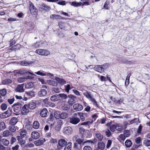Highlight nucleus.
<instances>
[{"label":"nucleus","mask_w":150,"mask_h":150,"mask_svg":"<svg viewBox=\"0 0 150 150\" xmlns=\"http://www.w3.org/2000/svg\"><path fill=\"white\" fill-rule=\"evenodd\" d=\"M60 113L59 111H56L54 112V113L55 117L57 119H60Z\"/></svg>","instance_id":"nucleus-38"},{"label":"nucleus","mask_w":150,"mask_h":150,"mask_svg":"<svg viewBox=\"0 0 150 150\" xmlns=\"http://www.w3.org/2000/svg\"><path fill=\"white\" fill-rule=\"evenodd\" d=\"M12 113L11 110L9 108H8V110H7L5 112L3 113L2 115V118H7L10 116Z\"/></svg>","instance_id":"nucleus-7"},{"label":"nucleus","mask_w":150,"mask_h":150,"mask_svg":"<svg viewBox=\"0 0 150 150\" xmlns=\"http://www.w3.org/2000/svg\"><path fill=\"white\" fill-rule=\"evenodd\" d=\"M9 141L5 139H3L1 140V144L7 146L9 144Z\"/></svg>","instance_id":"nucleus-25"},{"label":"nucleus","mask_w":150,"mask_h":150,"mask_svg":"<svg viewBox=\"0 0 150 150\" xmlns=\"http://www.w3.org/2000/svg\"><path fill=\"white\" fill-rule=\"evenodd\" d=\"M17 81L19 83H21L25 81L26 80L25 77H21L18 78Z\"/></svg>","instance_id":"nucleus-41"},{"label":"nucleus","mask_w":150,"mask_h":150,"mask_svg":"<svg viewBox=\"0 0 150 150\" xmlns=\"http://www.w3.org/2000/svg\"><path fill=\"white\" fill-rule=\"evenodd\" d=\"M9 129L11 132H14L16 130L15 126H10L9 127Z\"/></svg>","instance_id":"nucleus-47"},{"label":"nucleus","mask_w":150,"mask_h":150,"mask_svg":"<svg viewBox=\"0 0 150 150\" xmlns=\"http://www.w3.org/2000/svg\"><path fill=\"white\" fill-rule=\"evenodd\" d=\"M33 63V62H28L26 61H22L21 62V65L23 66H29L30 65L32 64Z\"/></svg>","instance_id":"nucleus-27"},{"label":"nucleus","mask_w":150,"mask_h":150,"mask_svg":"<svg viewBox=\"0 0 150 150\" xmlns=\"http://www.w3.org/2000/svg\"><path fill=\"white\" fill-rule=\"evenodd\" d=\"M72 129L70 127H68L64 128L63 132L64 133L69 134L72 133Z\"/></svg>","instance_id":"nucleus-11"},{"label":"nucleus","mask_w":150,"mask_h":150,"mask_svg":"<svg viewBox=\"0 0 150 150\" xmlns=\"http://www.w3.org/2000/svg\"><path fill=\"white\" fill-rule=\"evenodd\" d=\"M93 122V120H89L87 122H84L81 123V125H88L90 124H92Z\"/></svg>","instance_id":"nucleus-39"},{"label":"nucleus","mask_w":150,"mask_h":150,"mask_svg":"<svg viewBox=\"0 0 150 150\" xmlns=\"http://www.w3.org/2000/svg\"><path fill=\"white\" fill-rule=\"evenodd\" d=\"M69 98L68 102L69 104H72V103L74 102L75 99L76 98V97L72 95H70L69 96Z\"/></svg>","instance_id":"nucleus-18"},{"label":"nucleus","mask_w":150,"mask_h":150,"mask_svg":"<svg viewBox=\"0 0 150 150\" xmlns=\"http://www.w3.org/2000/svg\"><path fill=\"white\" fill-rule=\"evenodd\" d=\"M40 127V125L39 122L37 121H35L33 123V127L35 129H38Z\"/></svg>","instance_id":"nucleus-31"},{"label":"nucleus","mask_w":150,"mask_h":150,"mask_svg":"<svg viewBox=\"0 0 150 150\" xmlns=\"http://www.w3.org/2000/svg\"><path fill=\"white\" fill-rule=\"evenodd\" d=\"M36 54L41 56H47L50 54V52L48 50L42 49H37L35 51Z\"/></svg>","instance_id":"nucleus-1"},{"label":"nucleus","mask_w":150,"mask_h":150,"mask_svg":"<svg viewBox=\"0 0 150 150\" xmlns=\"http://www.w3.org/2000/svg\"><path fill=\"white\" fill-rule=\"evenodd\" d=\"M13 110L15 112H17L20 109V106L18 105L14 104L13 106Z\"/></svg>","instance_id":"nucleus-29"},{"label":"nucleus","mask_w":150,"mask_h":150,"mask_svg":"<svg viewBox=\"0 0 150 150\" xmlns=\"http://www.w3.org/2000/svg\"><path fill=\"white\" fill-rule=\"evenodd\" d=\"M34 86V84L32 82L28 83L25 84V87L26 88H30Z\"/></svg>","instance_id":"nucleus-23"},{"label":"nucleus","mask_w":150,"mask_h":150,"mask_svg":"<svg viewBox=\"0 0 150 150\" xmlns=\"http://www.w3.org/2000/svg\"><path fill=\"white\" fill-rule=\"evenodd\" d=\"M15 97L17 99L21 100L23 99V100L25 101H27L28 100V98L26 97L25 95L23 96V97L16 95L15 96Z\"/></svg>","instance_id":"nucleus-30"},{"label":"nucleus","mask_w":150,"mask_h":150,"mask_svg":"<svg viewBox=\"0 0 150 150\" xmlns=\"http://www.w3.org/2000/svg\"><path fill=\"white\" fill-rule=\"evenodd\" d=\"M12 82V81L9 79H7L2 81V83L3 84H8L11 83Z\"/></svg>","instance_id":"nucleus-33"},{"label":"nucleus","mask_w":150,"mask_h":150,"mask_svg":"<svg viewBox=\"0 0 150 150\" xmlns=\"http://www.w3.org/2000/svg\"><path fill=\"white\" fill-rule=\"evenodd\" d=\"M117 128L116 129L119 131H121L122 130V125L120 124H116Z\"/></svg>","instance_id":"nucleus-51"},{"label":"nucleus","mask_w":150,"mask_h":150,"mask_svg":"<svg viewBox=\"0 0 150 150\" xmlns=\"http://www.w3.org/2000/svg\"><path fill=\"white\" fill-rule=\"evenodd\" d=\"M42 7H43V8L45 10H49L50 9V8L49 7L47 6L45 4H43L42 5Z\"/></svg>","instance_id":"nucleus-55"},{"label":"nucleus","mask_w":150,"mask_h":150,"mask_svg":"<svg viewBox=\"0 0 150 150\" xmlns=\"http://www.w3.org/2000/svg\"><path fill=\"white\" fill-rule=\"evenodd\" d=\"M48 111L46 108L43 109L40 112V115L42 117H46L48 115Z\"/></svg>","instance_id":"nucleus-14"},{"label":"nucleus","mask_w":150,"mask_h":150,"mask_svg":"<svg viewBox=\"0 0 150 150\" xmlns=\"http://www.w3.org/2000/svg\"><path fill=\"white\" fill-rule=\"evenodd\" d=\"M31 136L32 138L34 139H37L40 136L39 133L37 132H33L31 134Z\"/></svg>","instance_id":"nucleus-15"},{"label":"nucleus","mask_w":150,"mask_h":150,"mask_svg":"<svg viewBox=\"0 0 150 150\" xmlns=\"http://www.w3.org/2000/svg\"><path fill=\"white\" fill-rule=\"evenodd\" d=\"M67 141L63 139H60L58 142L57 148L58 149L61 150L67 144Z\"/></svg>","instance_id":"nucleus-3"},{"label":"nucleus","mask_w":150,"mask_h":150,"mask_svg":"<svg viewBox=\"0 0 150 150\" xmlns=\"http://www.w3.org/2000/svg\"><path fill=\"white\" fill-rule=\"evenodd\" d=\"M78 138V136L77 135H76L73 137L72 139L73 141L76 142Z\"/></svg>","instance_id":"nucleus-63"},{"label":"nucleus","mask_w":150,"mask_h":150,"mask_svg":"<svg viewBox=\"0 0 150 150\" xmlns=\"http://www.w3.org/2000/svg\"><path fill=\"white\" fill-rule=\"evenodd\" d=\"M6 94V90L5 89H3L0 90V95L2 96H4Z\"/></svg>","instance_id":"nucleus-45"},{"label":"nucleus","mask_w":150,"mask_h":150,"mask_svg":"<svg viewBox=\"0 0 150 150\" xmlns=\"http://www.w3.org/2000/svg\"><path fill=\"white\" fill-rule=\"evenodd\" d=\"M124 135L126 137H129L130 135L129 131L128 130H126L124 131Z\"/></svg>","instance_id":"nucleus-56"},{"label":"nucleus","mask_w":150,"mask_h":150,"mask_svg":"<svg viewBox=\"0 0 150 150\" xmlns=\"http://www.w3.org/2000/svg\"><path fill=\"white\" fill-rule=\"evenodd\" d=\"M80 130H82L83 132V135L86 137H90L91 136V134H89V131L88 130H85L83 128H80Z\"/></svg>","instance_id":"nucleus-12"},{"label":"nucleus","mask_w":150,"mask_h":150,"mask_svg":"<svg viewBox=\"0 0 150 150\" xmlns=\"http://www.w3.org/2000/svg\"><path fill=\"white\" fill-rule=\"evenodd\" d=\"M55 79L59 83L62 85H63L65 84L66 83V81L58 77H56L55 78Z\"/></svg>","instance_id":"nucleus-17"},{"label":"nucleus","mask_w":150,"mask_h":150,"mask_svg":"<svg viewBox=\"0 0 150 150\" xmlns=\"http://www.w3.org/2000/svg\"><path fill=\"white\" fill-rule=\"evenodd\" d=\"M5 124L4 122H0V130H2L6 128Z\"/></svg>","instance_id":"nucleus-43"},{"label":"nucleus","mask_w":150,"mask_h":150,"mask_svg":"<svg viewBox=\"0 0 150 150\" xmlns=\"http://www.w3.org/2000/svg\"><path fill=\"white\" fill-rule=\"evenodd\" d=\"M83 150H92V149L90 146H86L84 147Z\"/></svg>","instance_id":"nucleus-59"},{"label":"nucleus","mask_w":150,"mask_h":150,"mask_svg":"<svg viewBox=\"0 0 150 150\" xmlns=\"http://www.w3.org/2000/svg\"><path fill=\"white\" fill-rule=\"evenodd\" d=\"M30 14L33 16H36L38 15V10L35 7L29 9Z\"/></svg>","instance_id":"nucleus-5"},{"label":"nucleus","mask_w":150,"mask_h":150,"mask_svg":"<svg viewBox=\"0 0 150 150\" xmlns=\"http://www.w3.org/2000/svg\"><path fill=\"white\" fill-rule=\"evenodd\" d=\"M83 94L87 98L90 100L94 105H96L97 104L96 101L90 92L86 91L85 92L83 93Z\"/></svg>","instance_id":"nucleus-2"},{"label":"nucleus","mask_w":150,"mask_h":150,"mask_svg":"<svg viewBox=\"0 0 150 150\" xmlns=\"http://www.w3.org/2000/svg\"><path fill=\"white\" fill-rule=\"evenodd\" d=\"M112 143V141L111 140H108L106 145V148L107 149L109 148L110 147Z\"/></svg>","instance_id":"nucleus-52"},{"label":"nucleus","mask_w":150,"mask_h":150,"mask_svg":"<svg viewBox=\"0 0 150 150\" xmlns=\"http://www.w3.org/2000/svg\"><path fill=\"white\" fill-rule=\"evenodd\" d=\"M103 68L100 65H97L94 67V69L98 72H101L103 71Z\"/></svg>","instance_id":"nucleus-16"},{"label":"nucleus","mask_w":150,"mask_h":150,"mask_svg":"<svg viewBox=\"0 0 150 150\" xmlns=\"http://www.w3.org/2000/svg\"><path fill=\"white\" fill-rule=\"evenodd\" d=\"M58 95L59 96V99L60 98H62L64 99H66L67 97V95L64 94H58Z\"/></svg>","instance_id":"nucleus-53"},{"label":"nucleus","mask_w":150,"mask_h":150,"mask_svg":"<svg viewBox=\"0 0 150 150\" xmlns=\"http://www.w3.org/2000/svg\"><path fill=\"white\" fill-rule=\"evenodd\" d=\"M144 143L146 146H150V140L146 139L144 140Z\"/></svg>","instance_id":"nucleus-48"},{"label":"nucleus","mask_w":150,"mask_h":150,"mask_svg":"<svg viewBox=\"0 0 150 150\" xmlns=\"http://www.w3.org/2000/svg\"><path fill=\"white\" fill-rule=\"evenodd\" d=\"M24 84H19L16 88L15 91L16 92H23L24 91L23 88Z\"/></svg>","instance_id":"nucleus-10"},{"label":"nucleus","mask_w":150,"mask_h":150,"mask_svg":"<svg viewBox=\"0 0 150 150\" xmlns=\"http://www.w3.org/2000/svg\"><path fill=\"white\" fill-rule=\"evenodd\" d=\"M83 141V140L82 139H80L78 138L76 142H77L79 144H81Z\"/></svg>","instance_id":"nucleus-64"},{"label":"nucleus","mask_w":150,"mask_h":150,"mask_svg":"<svg viewBox=\"0 0 150 150\" xmlns=\"http://www.w3.org/2000/svg\"><path fill=\"white\" fill-rule=\"evenodd\" d=\"M117 128V125H116V124L115 125H111L110 127V129L112 132H114L116 129Z\"/></svg>","instance_id":"nucleus-40"},{"label":"nucleus","mask_w":150,"mask_h":150,"mask_svg":"<svg viewBox=\"0 0 150 150\" xmlns=\"http://www.w3.org/2000/svg\"><path fill=\"white\" fill-rule=\"evenodd\" d=\"M26 71L25 70H21L18 71V73L21 75L26 74Z\"/></svg>","instance_id":"nucleus-57"},{"label":"nucleus","mask_w":150,"mask_h":150,"mask_svg":"<svg viewBox=\"0 0 150 150\" xmlns=\"http://www.w3.org/2000/svg\"><path fill=\"white\" fill-rule=\"evenodd\" d=\"M67 144V146L65 147L64 150H71V142H69Z\"/></svg>","instance_id":"nucleus-34"},{"label":"nucleus","mask_w":150,"mask_h":150,"mask_svg":"<svg viewBox=\"0 0 150 150\" xmlns=\"http://www.w3.org/2000/svg\"><path fill=\"white\" fill-rule=\"evenodd\" d=\"M81 2H78L76 1H73L70 3L71 5L75 7H78L81 6Z\"/></svg>","instance_id":"nucleus-24"},{"label":"nucleus","mask_w":150,"mask_h":150,"mask_svg":"<svg viewBox=\"0 0 150 150\" xmlns=\"http://www.w3.org/2000/svg\"><path fill=\"white\" fill-rule=\"evenodd\" d=\"M45 141L46 140L45 138L40 139L35 141L34 144L36 146H40L42 145Z\"/></svg>","instance_id":"nucleus-8"},{"label":"nucleus","mask_w":150,"mask_h":150,"mask_svg":"<svg viewBox=\"0 0 150 150\" xmlns=\"http://www.w3.org/2000/svg\"><path fill=\"white\" fill-rule=\"evenodd\" d=\"M1 109L3 110H5L7 108V105L5 103L2 104L1 106Z\"/></svg>","instance_id":"nucleus-50"},{"label":"nucleus","mask_w":150,"mask_h":150,"mask_svg":"<svg viewBox=\"0 0 150 150\" xmlns=\"http://www.w3.org/2000/svg\"><path fill=\"white\" fill-rule=\"evenodd\" d=\"M106 135L108 137H109L111 135V133L108 129H107L105 132Z\"/></svg>","instance_id":"nucleus-60"},{"label":"nucleus","mask_w":150,"mask_h":150,"mask_svg":"<svg viewBox=\"0 0 150 150\" xmlns=\"http://www.w3.org/2000/svg\"><path fill=\"white\" fill-rule=\"evenodd\" d=\"M109 1H106L103 6V8L105 9H108L109 8Z\"/></svg>","instance_id":"nucleus-44"},{"label":"nucleus","mask_w":150,"mask_h":150,"mask_svg":"<svg viewBox=\"0 0 150 150\" xmlns=\"http://www.w3.org/2000/svg\"><path fill=\"white\" fill-rule=\"evenodd\" d=\"M62 108L63 110H69V107L68 105H65L62 106Z\"/></svg>","instance_id":"nucleus-58"},{"label":"nucleus","mask_w":150,"mask_h":150,"mask_svg":"<svg viewBox=\"0 0 150 150\" xmlns=\"http://www.w3.org/2000/svg\"><path fill=\"white\" fill-rule=\"evenodd\" d=\"M25 94L28 96H29L31 97L34 96L35 95L34 92L33 91L26 92Z\"/></svg>","instance_id":"nucleus-42"},{"label":"nucleus","mask_w":150,"mask_h":150,"mask_svg":"<svg viewBox=\"0 0 150 150\" xmlns=\"http://www.w3.org/2000/svg\"><path fill=\"white\" fill-rule=\"evenodd\" d=\"M65 91L67 93L69 92V90L70 89L72 88L71 87V86L69 84H68L67 85L65 86Z\"/></svg>","instance_id":"nucleus-49"},{"label":"nucleus","mask_w":150,"mask_h":150,"mask_svg":"<svg viewBox=\"0 0 150 150\" xmlns=\"http://www.w3.org/2000/svg\"><path fill=\"white\" fill-rule=\"evenodd\" d=\"M47 94V91L44 89H41L38 93V95L40 96H45Z\"/></svg>","instance_id":"nucleus-20"},{"label":"nucleus","mask_w":150,"mask_h":150,"mask_svg":"<svg viewBox=\"0 0 150 150\" xmlns=\"http://www.w3.org/2000/svg\"><path fill=\"white\" fill-rule=\"evenodd\" d=\"M18 121L17 118L16 117H12L10 122V123L11 125H15Z\"/></svg>","instance_id":"nucleus-21"},{"label":"nucleus","mask_w":150,"mask_h":150,"mask_svg":"<svg viewBox=\"0 0 150 150\" xmlns=\"http://www.w3.org/2000/svg\"><path fill=\"white\" fill-rule=\"evenodd\" d=\"M11 134V133L8 130H6L4 131L2 133L3 137H8Z\"/></svg>","instance_id":"nucleus-28"},{"label":"nucleus","mask_w":150,"mask_h":150,"mask_svg":"<svg viewBox=\"0 0 150 150\" xmlns=\"http://www.w3.org/2000/svg\"><path fill=\"white\" fill-rule=\"evenodd\" d=\"M95 135L99 141H101L103 138V136L100 133H96Z\"/></svg>","instance_id":"nucleus-32"},{"label":"nucleus","mask_w":150,"mask_h":150,"mask_svg":"<svg viewBox=\"0 0 150 150\" xmlns=\"http://www.w3.org/2000/svg\"><path fill=\"white\" fill-rule=\"evenodd\" d=\"M73 109L77 111H81L83 108V107L82 105L79 103H76L74 104L73 106Z\"/></svg>","instance_id":"nucleus-6"},{"label":"nucleus","mask_w":150,"mask_h":150,"mask_svg":"<svg viewBox=\"0 0 150 150\" xmlns=\"http://www.w3.org/2000/svg\"><path fill=\"white\" fill-rule=\"evenodd\" d=\"M97 146L96 150H103L105 147V145L103 143L99 142L98 143Z\"/></svg>","instance_id":"nucleus-13"},{"label":"nucleus","mask_w":150,"mask_h":150,"mask_svg":"<svg viewBox=\"0 0 150 150\" xmlns=\"http://www.w3.org/2000/svg\"><path fill=\"white\" fill-rule=\"evenodd\" d=\"M29 112V109L28 105H24L21 109V113L23 115H25Z\"/></svg>","instance_id":"nucleus-9"},{"label":"nucleus","mask_w":150,"mask_h":150,"mask_svg":"<svg viewBox=\"0 0 150 150\" xmlns=\"http://www.w3.org/2000/svg\"><path fill=\"white\" fill-rule=\"evenodd\" d=\"M35 74L42 76H45L46 75V72L41 71H39L38 72H35Z\"/></svg>","instance_id":"nucleus-35"},{"label":"nucleus","mask_w":150,"mask_h":150,"mask_svg":"<svg viewBox=\"0 0 150 150\" xmlns=\"http://www.w3.org/2000/svg\"><path fill=\"white\" fill-rule=\"evenodd\" d=\"M79 117H80L81 120L83 121H84L85 120V117L83 115V113H79Z\"/></svg>","instance_id":"nucleus-54"},{"label":"nucleus","mask_w":150,"mask_h":150,"mask_svg":"<svg viewBox=\"0 0 150 150\" xmlns=\"http://www.w3.org/2000/svg\"><path fill=\"white\" fill-rule=\"evenodd\" d=\"M141 139L140 137L136 138L135 139V142L137 144H139L141 142Z\"/></svg>","instance_id":"nucleus-62"},{"label":"nucleus","mask_w":150,"mask_h":150,"mask_svg":"<svg viewBox=\"0 0 150 150\" xmlns=\"http://www.w3.org/2000/svg\"><path fill=\"white\" fill-rule=\"evenodd\" d=\"M51 100L53 101H57L59 100L58 94H55L52 96L50 98Z\"/></svg>","instance_id":"nucleus-19"},{"label":"nucleus","mask_w":150,"mask_h":150,"mask_svg":"<svg viewBox=\"0 0 150 150\" xmlns=\"http://www.w3.org/2000/svg\"><path fill=\"white\" fill-rule=\"evenodd\" d=\"M14 98L11 99H9L8 100V102L10 104H12L14 101Z\"/></svg>","instance_id":"nucleus-61"},{"label":"nucleus","mask_w":150,"mask_h":150,"mask_svg":"<svg viewBox=\"0 0 150 150\" xmlns=\"http://www.w3.org/2000/svg\"><path fill=\"white\" fill-rule=\"evenodd\" d=\"M125 144L126 146L127 147H130L132 146V143L131 140L127 139L125 141Z\"/></svg>","instance_id":"nucleus-37"},{"label":"nucleus","mask_w":150,"mask_h":150,"mask_svg":"<svg viewBox=\"0 0 150 150\" xmlns=\"http://www.w3.org/2000/svg\"><path fill=\"white\" fill-rule=\"evenodd\" d=\"M80 121V119L76 117H72L70 118L69 122L70 123L76 125Z\"/></svg>","instance_id":"nucleus-4"},{"label":"nucleus","mask_w":150,"mask_h":150,"mask_svg":"<svg viewBox=\"0 0 150 150\" xmlns=\"http://www.w3.org/2000/svg\"><path fill=\"white\" fill-rule=\"evenodd\" d=\"M47 83L49 85L52 86H57V83L55 81L52 80H48L47 81Z\"/></svg>","instance_id":"nucleus-26"},{"label":"nucleus","mask_w":150,"mask_h":150,"mask_svg":"<svg viewBox=\"0 0 150 150\" xmlns=\"http://www.w3.org/2000/svg\"><path fill=\"white\" fill-rule=\"evenodd\" d=\"M60 119H64L67 118L68 117V114L65 112L60 113Z\"/></svg>","instance_id":"nucleus-36"},{"label":"nucleus","mask_w":150,"mask_h":150,"mask_svg":"<svg viewBox=\"0 0 150 150\" xmlns=\"http://www.w3.org/2000/svg\"><path fill=\"white\" fill-rule=\"evenodd\" d=\"M28 106L29 108L31 109H33L36 108V105L35 103L31 102L29 103Z\"/></svg>","instance_id":"nucleus-22"},{"label":"nucleus","mask_w":150,"mask_h":150,"mask_svg":"<svg viewBox=\"0 0 150 150\" xmlns=\"http://www.w3.org/2000/svg\"><path fill=\"white\" fill-rule=\"evenodd\" d=\"M26 134V131L25 130H21L20 132V135L22 137H23L25 136Z\"/></svg>","instance_id":"nucleus-46"}]
</instances>
